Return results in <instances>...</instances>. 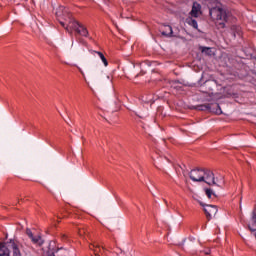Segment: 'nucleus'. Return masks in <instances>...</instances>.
<instances>
[{
    "mask_svg": "<svg viewBox=\"0 0 256 256\" xmlns=\"http://www.w3.org/2000/svg\"><path fill=\"white\" fill-rule=\"evenodd\" d=\"M0 256H9V249L0 242Z\"/></svg>",
    "mask_w": 256,
    "mask_h": 256,
    "instance_id": "nucleus-13",
    "label": "nucleus"
},
{
    "mask_svg": "<svg viewBox=\"0 0 256 256\" xmlns=\"http://www.w3.org/2000/svg\"><path fill=\"white\" fill-rule=\"evenodd\" d=\"M206 255H209V252H206Z\"/></svg>",
    "mask_w": 256,
    "mask_h": 256,
    "instance_id": "nucleus-30",
    "label": "nucleus"
},
{
    "mask_svg": "<svg viewBox=\"0 0 256 256\" xmlns=\"http://www.w3.org/2000/svg\"><path fill=\"white\" fill-rule=\"evenodd\" d=\"M49 249H51V243L49 244Z\"/></svg>",
    "mask_w": 256,
    "mask_h": 256,
    "instance_id": "nucleus-29",
    "label": "nucleus"
},
{
    "mask_svg": "<svg viewBox=\"0 0 256 256\" xmlns=\"http://www.w3.org/2000/svg\"><path fill=\"white\" fill-rule=\"evenodd\" d=\"M173 89H181V86H172Z\"/></svg>",
    "mask_w": 256,
    "mask_h": 256,
    "instance_id": "nucleus-26",
    "label": "nucleus"
},
{
    "mask_svg": "<svg viewBox=\"0 0 256 256\" xmlns=\"http://www.w3.org/2000/svg\"><path fill=\"white\" fill-rule=\"evenodd\" d=\"M55 15L59 21V19H63L64 21H67L69 19V16H71V13L67 11V9L63 6H58V8L55 11Z\"/></svg>",
    "mask_w": 256,
    "mask_h": 256,
    "instance_id": "nucleus-7",
    "label": "nucleus"
},
{
    "mask_svg": "<svg viewBox=\"0 0 256 256\" xmlns=\"http://www.w3.org/2000/svg\"><path fill=\"white\" fill-rule=\"evenodd\" d=\"M220 25H221L222 29H224L225 23H220Z\"/></svg>",
    "mask_w": 256,
    "mask_h": 256,
    "instance_id": "nucleus-27",
    "label": "nucleus"
},
{
    "mask_svg": "<svg viewBox=\"0 0 256 256\" xmlns=\"http://www.w3.org/2000/svg\"><path fill=\"white\" fill-rule=\"evenodd\" d=\"M209 15L213 21H229L231 12L225 9L222 5H218L209 9Z\"/></svg>",
    "mask_w": 256,
    "mask_h": 256,
    "instance_id": "nucleus-1",
    "label": "nucleus"
},
{
    "mask_svg": "<svg viewBox=\"0 0 256 256\" xmlns=\"http://www.w3.org/2000/svg\"><path fill=\"white\" fill-rule=\"evenodd\" d=\"M89 79L94 87H98V89H105L107 85L111 86V78L108 75H99V74H90Z\"/></svg>",
    "mask_w": 256,
    "mask_h": 256,
    "instance_id": "nucleus-2",
    "label": "nucleus"
},
{
    "mask_svg": "<svg viewBox=\"0 0 256 256\" xmlns=\"http://www.w3.org/2000/svg\"><path fill=\"white\" fill-rule=\"evenodd\" d=\"M233 38L235 39L237 36L241 37V28L238 26L231 27Z\"/></svg>",
    "mask_w": 256,
    "mask_h": 256,
    "instance_id": "nucleus-12",
    "label": "nucleus"
},
{
    "mask_svg": "<svg viewBox=\"0 0 256 256\" xmlns=\"http://www.w3.org/2000/svg\"><path fill=\"white\" fill-rule=\"evenodd\" d=\"M161 35L164 37H173V28L169 25H164L162 28H160Z\"/></svg>",
    "mask_w": 256,
    "mask_h": 256,
    "instance_id": "nucleus-10",
    "label": "nucleus"
},
{
    "mask_svg": "<svg viewBox=\"0 0 256 256\" xmlns=\"http://www.w3.org/2000/svg\"><path fill=\"white\" fill-rule=\"evenodd\" d=\"M12 251H13V256H21V251L19 250V247H17V244L15 243L12 244Z\"/></svg>",
    "mask_w": 256,
    "mask_h": 256,
    "instance_id": "nucleus-17",
    "label": "nucleus"
},
{
    "mask_svg": "<svg viewBox=\"0 0 256 256\" xmlns=\"http://www.w3.org/2000/svg\"><path fill=\"white\" fill-rule=\"evenodd\" d=\"M203 173H204V181H202L203 183H206L210 187L211 185H217V182H215V174L213 173V171L207 168H203Z\"/></svg>",
    "mask_w": 256,
    "mask_h": 256,
    "instance_id": "nucleus-6",
    "label": "nucleus"
},
{
    "mask_svg": "<svg viewBox=\"0 0 256 256\" xmlns=\"http://www.w3.org/2000/svg\"><path fill=\"white\" fill-rule=\"evenodd\" d=\"M32 242H34L36 245H41L43 243V239L41 238V236H37V237H32L30 238Z\"/></svg>",
    "mask_w": 256,
    "mask_h": 256,
    "instance_id": "nucleus-19",
    "label": "nucleus"
},
{
    "mask_svg": "<svg viewBox=\"0 0 256 256\" xmlns=\"http://www.w3.org/2000/svg\"><path fill=\"white\" fill-rule=\"evenodd\" d=\"M205 87H211V85H215L212 81H206L204 83Z\"/></svg>",
    "mask_w": 256,
    "mask_h": 256,
    "instance_id": "nucleus-24",
    "label": "nucleus"
},
{
    "mask_svg": "<svg viewBox=\"0 0 256 256\" xmlns=\"http://www.w3.org/2000/svg\"><path fill=\"white\" fill-rule=\"evenodd\" d=\"M66 21H68V27L70 31L77 29V27L81 25V23L77 22V20H75L72 15L68 16V19Z\"/></svg>",
    "mask_w": 256,
    "mask_h": 256,
    "instance_id": "nucleus-9",
    "label": "nucleus"
},
{
    "mask_svg": "<svg viewBox=\"0 0 256 256\" xmlns=\"http://www.w3.org/2000/svg\"><path fill=\"white\" fill-rule=\"evenodd\" d=\"M190 109H195L196 111H209V113H215V115H221L223 113L221 106L217 103L200 104L197 106H191Z\"/></svg>",
    "mask_w": 256,
    "mask_h": 256,
    "instance_id": "nucleus-3",
    "label": "nucleus"
},
{
    "mask_svg": "<svg viewBox=\"0 0 256 256\" xmlns=\"http://www.w3.org/2000/svg\"><path fill=\"white\" fill-rule=\"evenodd\" d=\"M201 207L204 208V213L208 219V221H211V215H217V206L215 205H209V204H205L203 202H199Z\"/></svg>",
    "mask_w": 256,
    "mask_h": 256,
    "instance_id": "nucleus-5",
    "label": "nucleus"
},
{
    "mask_svg": "<svg viewBox=\"0 0 256 256\" xmlns=\"http://www.w3.org/2000/svg\"><path fill=\"white\" fill-rule=\"evenodd\" d=\"M78 35H81V28L78 26L74 29Z\"/></svg>",
    "mask_w": 256,
    "mask_h": 256,
    "instance_id": "nucleus-25",
    "label": "nucleus"
},
{
    "mask_svg": "<svg viewBox=\"0 0 256 256\" xmlns=\"http://www.w3.org/2000/svg\"><path fill=\"white\" fill-rule=\"evenodd\" d=\"M78 42L87 47V42L83 38H78Z\"/></svg>",
    "mask_w": 256,
    "mask_h": 256,
    "instance_id": "nucleus-23",
    "label": "nucleus"
},
{
    "mask_svg": "<svg viewBox=\"0 0 256 256\" xmlns=\"http://www.w3.org/2000/svg\"><path fill=\"white\" fill-rule=\"evenodd\" d=\"M59 23L62 27L65 28V31H67L70 35H73V31L69 29V25H65V22H63V20H61V18H59Z\"/></svg>",
    "mask_w": 256,
    "mask_h": 256,
    "instance_id": "nucleus-18",
    "label": "nucleus"
},
{
    "mask_svg": "<svg viewBox=\"0 0 256 256\" xmlns=\"http://www.w3.org/2000/svg\"><path fill=\"white\" fill-rule=\"evenodd\" d=\"M200 51L201 53H205L206 55H211V48L209 47H203V46H200Z\"/></svg>",
    "mask_w": 256,
    "mask_h": 256,
    "instance_id": "nucleus-20",
    "label": "nucleus"
},
{
    "mask_svg": "<svg viewBox=\"0 0 256 256\" xmlns=\"http://www.w3.org/2000/svg\"><path fill=\"white\" fill-rule=\"evenodd\" d=\"M189 178L195 183H203L205 181V173L203 168H195L189 172Z\"/></svg>",
    "mask_w": 256,
    "mask_h": 256,
    "instance_id": "nucleus-4",
    "label": "nucleus"
},
{
    "mask_svg": "<svg viewBox=\"0 0 256 256\" xmlns=\"http://www.w3.org/2000/svg\"><path fill=\"white\" fill-rule=\"evenodd\" d=\"M81 34L83 37H89V30H87V27H85L83 24L79 25Z\"/></svg>",
    "mask_w": 256,
    "mask_h": 256,
    "instance_id": "nucleus-15",
    "label": "nucleus"
},
{
    "mask_svg": "<svg viewBox=\"0 0 256 256\" xmlns=\"http://www.w3.org/2000/svg\"><path fill=\"white\" fill-rule=\"evenodd\" d=\"M79 69V71H80V73L82 74V75H85V73H83V70H81V68H78Z\"/></svg>",
    "mask_w": 256,
    "mask_h": 256,
    "instance_id": "nucleus-28",
    "label": "nucleus"
},
{
    "mask_svg": "<svg viewBox=\"0 0 256 256\" xmlns=\"http://www.w3.org/2000/svg\"><path fill=\"white\" fill-rule=\"evenodd\" d=\"M52 185H55L56 187H61L63 185V180L58 175H54L52 177Z\"/></svg>",
    "mask_w": 256,
    "mask_h": 256,
    "instance_id": "nucleus-11",
    "label": "nucleus"
},
{
    "mask_svg": "<svg viewBox=\"0 0 256 256\" xmlns=\"http://www.w3.org/2000/svg\"><path fill=\"white\" fill-rule=\"evenodd\" d=\"M190 25L194 27V29H197L199 26L197 25V21L195 19L190 20Z\"/></svg>",
    "mask_w": 256,
    "mask_h": 256,
    "instance_id": "nucleus-21",
    "label": "nucleus"
},
{
    "mask_svg": "<svg viewBox=\"0 0 256 256\" xmlns=\"http://www.w3.org/2000/svg\"><path fill=\"white\" fill-rule=\"evenodd\" d=\"M26 235H28V237L30 238V239H33V232H31V229H29V228H27L26 229Z\"/></svg>",
    "mask_w": 256,
    "mask_h": 256,
    "instance_id": "nucleus-22",
    "label": "nucleus"
},
{
    "mask_svg": "<svg viewBox=\"0 0 256 256\" xmlns=\"http://www.w3.org/2000/svg\"><path fill=\"white\" fill-rule=\"evenodd\" d=\"M205 194L208 199H211V197H217V194H215L211 188H205Z\"/></svg>",
    "mask_w": 256,
    "mask_h": 256,
    "instance_id": "nucleus-16",
    "label": "nucleus"
},
{
    "mask_svg": "<svg viewBox=\"0 0 256 256\" xmlns=\"http://www.w3.org/2000/svg\"><path fill=\"white\" fill-rule=\"evenodd\" d=\"M93 53H96V55H98L100 57V59L103 62L105 67H107L109 65V62L107 61V58H105V55L102 52L93 51Z\"/></svg>",
    "mask_w": 256,
    "mask_h": 256,
    "instance_id": "nucleus-14",
    "label": "nucleus"
},
{
    "mask_svg": "<svg viewBox=\"0 0 256 256\" xmlns=\"http://www.w3.org/2000/svg\"><path fill=\"white\" fill-rule=\"evenodd\" d=\"M201 13V4H199L198 2H194L192 5V10L190 12V15L192 17H199Z\"/></svg>",
    "mask_w": 256,
    "mask_h": 256,
    "instance_id": "nucleus-8",
    "label": "nucleus"
}]
</instances>
